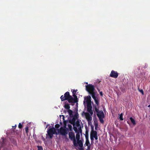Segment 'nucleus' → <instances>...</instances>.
<instances>
[{
    "label": "nucleus",
    "mask_w": 150,
    "mask_h": 150,
    "mask_svg": "<svg viewBox=\"0 0 150 150\" xmlns=\"http://www.w3.org/2000/svg\"><path fill=\"white\" fill-rule=\"evenodd\" d=\"M83 104L85 107H87V111L89 112H82V115L85 116L86 119L88 122V125H91L92 129H93V126H92L91 120H92V116L93 114L92 110V107L91 104V97L90 96L84 97Z\"/></svg>",
    "instance_id": "f257e3e1"
},
{
    "label": "nucleus",
    "mask_w": 150,
    "mask_h": 150,
    "mask_svg": "<svg viewBox=\"0 0 150 150\" xmlns=\"http://www.w3.org/2000/svg\"><path fill=\"white\" fill-rule=\"evenodd\" d=\"M68 122V121H64V128L61 127L60 129H58L57 133L56 132V129L54 127L51 128L49 129H47V134H46V137H48V135L49 136L50 138L52 139L53 136V135L54 134H60L62 135L65 136L66 134H67V132L65 128H66L67 126V123Z\"/></svg>",
    "instance_id": "f03ea898"
},
{
    "label": "nucleus",
    "mask_w": 150,
    "mask_h": 150,
    "mask_svg": "<svg viewBox=\"0 0 150 150\" xmlns=\"http://www.w3.org/2000/svg\"><path fill=\"white\" fill-rule=\"evenodd\" d=\"M86 89L88 92V93L91 95L92 98L94 99L96 104L93 105V109H95V107L97 108H99V101L98 98L95 96V93L94 91L95 88L93 85L89 84L86 86Z\"/></svg>",
    "instance_id": "7ed1b4c3"
},
{
    "label": "nucleus",
    "mask_w": 150,
    "mask_h": 150,
    "mask_svg": "<svg viewBox=\"0 0 150 150\" xmlns=\"http://www.w3.org/2000/svg\"><path fill=\"white\" fill-rule=\"evenodd\" d=\"M74 130L76 133V138L77 140H79L80 135V133H82V130L81 125L79 124H77L76 126L74 127Z\"/></svg>",
    "instance_id": "20e7f679"
},
{
    "label": "nucleus",
    "mask_w": 150,
    "mask_h": 150,
    "mask_svg": "<svg viewBox=\"0 0 150 150\" xmlns=\"http://www.w3.org/2000/svg\"><path fill=\"white\" fill-rule=\"evenodd\" d=\"M99 108H97L96 107L95 108V110L97 113V115L98 117L100 122L103 123L104 122L103 118L105 116L102 110L99 111Z\"/></svg>",
    "instance_id": "39448f33"
},
{
    "label": "nucleus",
    "mask_w": 150,
    "mask_h": 150,
    "mask_svg": "<svg viewBox=\"0 0 150 150\" xmlns=\"http://www.w3.org/2000/svg\"><path fill=\"white\" fill-rule=\"evenodd\" d=\"M60 98L62 101L68 100L69 103L71 102L74 100L73 98L70 95L69 92L68 91L65 93L64 96L63 95Z\"/></svg>",
    "instance_id": "423d86ee"
},
{
    "label": "nucleus",
    "mask_w": 150,
    "mask_h": 150,
    "mask_svg": "<svg viewBox=\"0 0 150 150\" xmlns=\"http://www.w3.org/2000/svg\"><path fill=\"white\" fill-rule=\"evenodd\" d=\"M69 137L71 140L73 141L74 145L75 146H77L76 141L75 139V134L74 132H70L69 133Z\"/></svg>",
    "instance_id": "0eeeda50"
},
{
    "label": "nucleus",
    "mask_w": 150,
    "mask_h": 150,
    "mask_svg": "<svg viewBox=\"0 0 150 150\" xmlns=\"http://www.w3.org/2000/svg\"><path fill=\"white\" fill-rule=\"evenodd\" d=\"M97 135V132L96 131L94 130L93 129H92L90 134V139L91 143L93 142L94 140V137Z\"/></svg>",
    "instance_id": "6e6552de"
},
{
    "label": "nucleus",
    "mask_w": 150,
    "mask_h": 150,
    "mask_svg": "<svg viewBox=\"0 0 150 150\" xmlns=\"http://www.w3.org/2000/svg\"><path fill=\"white\" fill-rule=\"evenodd\" d=\"M118 76V74L117 72L115 71L114 70L111 71V73L110 74V76L111 77L115 78H117Z\"/></svg>",
    "instance_id": "1a4fd4ad"
},
{
    "label": "nucleus",
    "mask_w": 150,
    "mask_h": 150,
    "mask_svg": "<svg viewBox=\"0 0 150 150\" xmlns=\"http://www.w3.org/2000/svg\"><path fill=\"white\" fill-rule=\"evenodd\" d=\"M85 146H87V149H86V150H91V145L90 144V142H86L85 144Z\"/></svg>",
    "instance_id": "9d476101"
},
{
    "label": "nucleus",
    "mask_w": 150,
    "mask_h": 150,
    "mask_svg": "<svg viewBox=\"0 0 150 150\" xmlns=\"http://www.w3.org/2000/svg\"><path fill=\"white\" fill-rule=\"evenodd\" d=\"M77 144H79L80 147H83V143L82 141L81 140H77Z\"/></svg>",
    "instance_id": "9b49d317"
},
{
    "label": "nucleus",
    "mask_w": 150,
    "mask_h": 150,
    "mask_svg": "<svg viewBox=\"0 0 150 150\" xmlns=\"http://www.w3.org/2000/svg\"><path fill=\"white\" fill-rule=\"evenodd\" d=\"M11 143H13L14 145H16L17 143L16 140L14 139H11Z\"/></svg>",
    "instance_id": "f8f14e48"
},
{
    "label": "nucleus",
    "mask_w": 150,
    "mask_h": 150,
    "mask_svg": "<svg viewBox=\"0 0 150 150\" xmlns=\"http://www.w3.org/2000/svg\"><path fill=\"white\" fill-rule=\"evenodd\" d=\"M130 120L131 122L133 125H135L136 124V122L135 120L132 117H130Z\"/></svg>",
    "instance_id": "ddd939ff"
},
{
    "label": "nucleus",
    "mask_w": 150,
    "mask_h": 150,
    "mask_svg": "<svg viewBox=\"0 0 150 150\" xmlns=\"http://www.w3.org/2000/svg\"><path fill=\"white\" fill-rule=\"evenodd\" d=\"M119 118L120 119V120H123V114L122 113H121L120 114H119Z\"/></svg>",
    "instance_id": "4468645a"
},
{
    "label": "nucleus",
    "mask_w": 150,
    "mask_h": 150,
    "mask_svg": "<svg viewBox=\"0 0 150 150\" xmlns=\"http://www.w3.org/2000/svg\"><path fill=\"white\" fill-rule=\"evenodd\" d=\"M94 125L95 126V129L96 130L97 127V126H98L97 121L96 120H95L94 121Z\"/></svg>",
    "instance_id": "2eb2a0df"
},
{
    "label": "nucleus",
    "mask_w": 150,
    "mask_h": 150,
    "mask_svg": "<svg viewBox=\"0 0 150 150\" xmlns=\"http://www.w3.org/2000/svg\"><path fill=\"white\" fill-rule=\"evenodd\" d=\"M64 107L67 109H69L70 108L69 105L67 104H66L64 105Z\"/></svg>",
    "instance_id": "dca6fc26"
},
{
    "label": "nucleus",
    "mask_w": 150,
    "mask_h": 150,
    "mask_svg": "<svg viewBox=\"0 0 150 150\" xmlns=\"http://www.w3.org/2000/svg\"><path fill=\"white\" fill-rule=\"evenodd\" d=\"M68 129H69L70 131L72 130V127L71 124H68L67 125Z\"/></svg>",
    "instance_id": "f3484780"
},
{
    "label": "nucleus",
    "mask_w": 150,
    "mask_h": 150,
    "mask_svg": "<svg viewBox=\"0 0 150 150\" xmlns=\"http://www.w3.org/2000/svg\"><path fill=\"white\" fill-rule=\"evenodd\" d=\"M16 126H17L16 125H15L14 126H12V127H14V129H11V130L13 131V132L14 133V134L15 133V130H14V129L16 128Z\"/></svg>",
    "instance_id": "a211bd4d"
},
{
    "label": "nucleus",
    "mask_w": 150,
    "mask_h": 150,
    "mask_svg": "<svg viewBox=\"0 0 150 150\" xmlns=\"http://www.w3.org/2000/svg\"><path fill=\"white\" fill-rule=\"evenodd\" d=\"M139 91L142 93V95L144 94V91L142 89H140L139 88H138Z\"/></svg>",
    "instance_id": "6ab92c4d"
},
{
    "label": "nucleus",
    "mask_w": 150,
    "mask_h": 150,
    "mask_svg": "<svg viewBox=\"0 0 150 150\" xmlns=\"http://www.w3.org/2000/svg\"><path fill=\"white\" fill-rule=\"evenodd\" d=\"M86 139V142H89V141L88 139V135H86L85 136Z\"/></svg>",
    "instance_id": "aec40b11"
},
{
    "label": "nucleus",
    "mask_w": 150,
    "mask_h": 150,
    "mask_svg": "<svg viewBox=\"0 0 150 150\" xmlns=\"http://www.w3.org/2000/svg\"><path fill=\"white\" fill-rule=\"evenodd\" d=\"M25 131L26 133H27L28 132V127H26L25 128Z\"/></svg>",
    "instance_id": "412c9836"
},
{
    "label": "nucleus",
    "mask_w": 150,
    "mask_h": 150,
    "mask_svg": "<svg viewBox=\"0 0 150 150\" xmlns=\"http://www.w3.org/2000/svg\"><path fill=\"white\" fill-rule=\"evenodd\" d=\"M22 125L21 124V123H19V125H18V127L20 128V129H21L22 128Z\"/></svg>",
    "instance_id": "4be33fe9"
},
{
    "label": "nucleus",
    "mask_w": 150,
    "mask_h": 150,
    "mask_svg": "<svg viewBox=\"0 0 150 150\" xmlns=\"http://www.w3.org/2000/svg\"><path fill=\"white\" fill-rule=\"evenodd\" d=\"M55 127L57 129L59 127V125L58 124H57L55 125Z\"/></svg>",
    "instance_id": "5701e85b"
},
{
    "label": "nucleus",
    "mask_w": 150,
    "mask_h": 150,
    "mask_svg": "<svg viewBox=\"0 0 150 150\" xmlns=\"http://www.w3.org/2000/svg\"><path fill=\"white\" fill-rule=\"evenodd\" d=\"M4 139L3 138L1 142V144H2V146H4Z\"/></svg>",
    "instance_id": "b1692460"
},
{
    "label": "nucleus",
    "mask_w": 150,
    "mask_h": 150,
    "mask_svg": "<svg viewBox=\"0 0 150 150\" xmlns=\"http://www.w3.org/2000/svg\"><path fill=\"white\" fill-rule=\"evenodd\" d=\"M68 112L69 114L70 115H71V114H72V112L71 110H69L68 111Z\"/></svg>",
    "instance_id": "393cba45"
},
{
    "label": "nucleus",
    "mask_w": 150,
    "mask_h": 150,
    "mask_svg": "<svg viewBox=\"0 0 150 150\" xmlns=\"http://www.w3.org/2000/svg\"><path fill=\"white\" fill-rule=\"evenodd\" d=\"M38 150H42V148L41 146H38Z\"/></svg>",
    "instance_id": "a878e982"
},
{
    "label": "nucleus",
    "mask_w": 150,
    "mask_h": 150,
    "mask_svg": "<svg viewBox=\"0 0 150 150\" xmlns=\"http://www.w3.org/2000/svg\"><path fill=\"white\" fill-rule=\"evenodd\" d=\"M65 141L66 142H68L69 141V139L67 137H66L65 138Z\"/></svg>",
    "instance_id": "bb28decb"
},
{
    "label": "nucleus",
    "mask_w": 150,
    "mask_h": 150,
    "mask_svg": "<svg viewBox=\"0 0 150 150\" xmlns=\"http://www.w3.org/2000/svg\"><path fill=\"white\" fill-rule=\"evenodd\" d=\"M100 94L101 96H103V93L102 91H100Z\"/></svg>",
    "instance_id": "cd10ccee"
},
{
    "label": "nucleus",
    "mask_w": 150,
    "mask_h": 150,
    "mask_svg": "<svg viewBox=\"0 0 150 150\" xmlns=\"http://www.w3.org/2000/svg\"><path fill=\"white\" fill-rule=\"evenodd\" d=\"M94 138L96 140H97L98 139V136L97 135H96V136H95Z\"/></svg>",
    "instance_id": "c85d7f7f"
},
{
    "label": "nucleus",
    "mask_w": 150,
    "mask_h": 150,
    "mask_svg": "<svg viewBox=\"0 0 150 150\" xmlns=\"http://www.w3.org/2000/svg\"><path fill=\"white\" fill-rule=\"evenodd\" d=\"M79 150H83L82 147H80V148H79Z\"/></svg>",
    "instance_id": "c756f323"
},
{
    "label": "nucleus",
    "mask_w": 150,
    "mask_h": 150,
    "mask_svg": "<svg viewBox=\"0 0 150 150\" xmlns=\"http://www.w3.org/2000/svg\"><path fill=\"white\" fill-rule=\"evenodd\" d=\"M147 66H148L147 64H145V66H144V67L146 68L147 67Z\"/></svg>",
    "instance_id": "7c9ffc66"
},
{
    "label": "nucleus",
    "mask_w": 150,
    "mask_h": 150,
    "mask_svg": "<svg viewBox=\"0 0 150 150\" xmlns=\"http://www.w3.org/2000/svg\"><path fill=\"white\" fill-rule=\"evenodd\" d=\"M73 94V96L74 95V94L75 93V91H74L72 92Z\"/></svg>",
    "instance_id": "2f4dec72"
},
{
    "label": "nucleus",
    "mask_w": 150,
    "mask_h": 150,
    "mask_svg": "<svg viewBox=\"0 0 150 150\" xmlns=\"http://www.w3.org/2000/svg\"><path fill=\"white\" fill-rule=\"evenodd\" d=\"M4 150H8V149H7V148H4Z\"/></svg>",
    "instance_id": "473e14b6"
},
{
    "label": "nucleus",
    "mask_w": 150,
    "mask_h": 150,
    "mask_svg": "<svg viewBox=\"0 0 150 150\" xmlns=\"http://www.w3.org/2000/svg\"><path fill=\"white\" fill-rule=\"evenodd\" d=\"M148 107H150V105H149L148 106Z\"/></svg>",
    "instance_id": "72a5a7b5"
},
{
    "label": "nucleus",
    "mask_w": 150,
    "mask_h": 150,
    "mask_svg": "<svg viewBox=\"0 0 150 150\" xmlns=\"http://www.w3.org/2000/svg\"><path fill=\"white\" fill-rule=\"evenodd\" d=\"M85 83L86 84H88V83L87 82H86Z\"/></svg>",
    "instance_id": "f704fd0d"
}]
</instances>
